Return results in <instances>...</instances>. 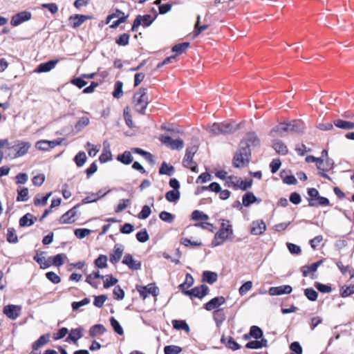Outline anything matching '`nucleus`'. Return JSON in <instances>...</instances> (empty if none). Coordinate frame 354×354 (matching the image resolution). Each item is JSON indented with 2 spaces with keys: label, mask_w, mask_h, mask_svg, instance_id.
Segmentation results:
<instances>
[{
  "label": "nucleus",
  "mask_w": 354,
  "mask_h": 354,
  "mask_svg": "<svg viewBox=\"0 0 354 354\" xmlns=\"http://www.w3.org/2000/svg\"><path fill=\"white\" fill-rule=\"evenodd\" d=\"M58 63V59L50 60L48 62L40 64L35 71L37 73H46L54 68Z\"/></svg>",
  "instance_id": "20"
},
{
  "label": "nucleus",
  "mask_w": 354,
  "mask_h": 354,
  "mask_svg": "<svg viewBox=\"0 0 354 354\" xmlns=\"http://www.w3.org/2000/svg\"><path fill=\"white\" fill-rule=\"evenodd\" d=\"M137 290L143 299L150 296L155 297V283H150L145 286H138Z\"/></svg>",
  "instance_id": "17"
},
{
  "label": "nucleus",
  "mask_w": 354,
  "mask_h": 354,
  "mask_svg": "<svg viewBox=\"0 0 354 354\" xmlns=\"http://www.w3.org/2000/svg\"><path fill=\"white\" fill-rule=\"evenodd\" d=\"M239 129L238 125H233L229 122H221V134H230Z\"/></svg>",
  "instance_id": "28"
},
{
  "label": "nucleus",
  "mask_w": 354,
  "mask_h": 354,
  "mask_svg": "<svg viewBox=\"0 0 354 354\" xmlns=\"http://www.w3.org/2000/svg\"><path fill=\"white\" fill-rule=\"evenodd\" d=\"M158 140L161 144L171 150H181L184 147V142L180 138L173 139L171 137L166 135H160Z\"/></svg>",
  "instance_id": "6"
},
{
  "label": "nucleus",
  "mask_w": 354,
  "mask_h": 354,
  "mask_svg": "<svg viewBox=\"0 0 354 354\" xmlns=\"http://www.w3.org/2000/svg\"><path fill=\"white\" fill-rule=\"evenodd\" d=\"M106 331V329L102 324H95L89 329V335L94 337L104 333Z\"/></svg>",
  "instance_id": "31"
},
{
  "label": "nucleus",
  "mask_w": 354,
  "mask_h": 354,
  "mask_svg": "<svg viewBox=\"0 0 354 354\" xmlns=\"http://www.w3.org/2000/svg\"><path fill=\"white\" fill-rule=\"evenodd\" d=\"M21 311V307L20 306L12 304L6 306L3 308L4 314L12 320H15L19 317Z\"/></svg>",
  "instance_id": "14"
},
{
  "label": "nucleus",
  "mask_w": 354,
  "mask_h": 354,
  "mask_svg": "<svg viewBox=\"0 0 354 354\" xmlns=\"http://www.w3.org/2000/svg\"><path fill=\"white\" fill-rule=\"evenodd\" d=\"M218 275L216 272L211 271H204L203 273V280L209 284L214 283L216 281Z\"/></svg>",
  "instance_id": "39"
},
{
  "label": "nucleus",
  "mask_w": 354,
  "mask_h": 354,
  "mask_svg": "<svg viewBox=\"0 0 354 354\" xmlns=\"http://www.w3.org/2000/svg\"><path fill=\"white\" fill-rule=\"evenodd\" d=\"M197 151V148L195 146L188 147L186 149L185 157L183 160V164L184 167L190 169L194 172H197V165L193 160V157Z\"/></svg>",
  "instance_id": "8"
},
{
  "label": "nucleus",
  "mask_w": 354,
  "mask_h": 354,
  "mask_svg": "<svg viewBox=\"0 0 354 354\" xmlns=\"http://www.w3.org/2000/svg\"><path fill=\"white\" fill-rule=\"evenodd\" d=\"M250 333L252 337L256 339L263 338V331L259 327L257 326H252L250 327Z\"/></svg>",
  "instance_id": "46"
},
{
  "label": "nucleus",
  "mask_w": 354,
  "mask_h": 354,
  "mask_svg": "<svg viewBox=\"0 0 354 354\" xmlns=\"http://www.w3.org/2000/svg\"><path fill=\"white\" fill-rule=\"evenodd\" d=\"M65 254H58L52 258V263L57 267H60L64 263V258H66Z\"/></svg>",
  "instance_id": "56"
},
{
  "label": "nucleus",
  "mask_w": 354,
  "mask_h": 354,
  "mask_svg": "<svg viewBox=\"0 0 354 354\" xmlns=\"http://www.w3.org/2000/svg\"><path fill=\"white\" fill-rule=\"evenodd\" d=\"M166 199L169 202H176L180 198L179 190H170L165 194Z\"/></svg>",
  "instance_id": "43"
},
{
  "label": "nucleus",
  "mask_w": 354,
  "mask_h": 354,
  "mask_svg": "<svg viewBox=\"0 0 354 354\" xmlns=\"http://www.w3.org/2000/svg\"><path fill=\"white\" fill-rule=\"evenodd\" d=\"M106 262V256L101 254L95 259V264L99 268H104L107 266Z\"/></svg>",
  "instance_id": "58"
},
{
  "label": "nucleus",
  "mask_w": 354,
  "mask_h": 354,
  "mask_svg": "<svg viewBox=\"0 0 354 354\" xmlns=\"http://www.w3.org/2000/svg\"><path fill=\"white\" fill-rule=\"evenodd\" d=\"M106 142L104 143V147L102 153L100 155L99 160L101 162H106L111 160V152L109 149V145H108L107 148L105 147Z\"/></svg>",
  "instance_id": "41"
},
{
  "label": "nucleus",
  "mask_w": 354,
  "mask_h": 354,
  "mask_svg": "<svg viewBox=\"0 0 354 354\" xmlns=\"http://www.w3.org/2000/svg\"><path fill=\"white\" fill-rule=\"evenodd\" d=\"M110 323L114 331L118 335H123L124 330L120 323L113 317H111Z\"/></svg>",
  "instance_id": "49"
},
{
  "label": "nucleus",
  "mask_w": 354,
  "mask_h": 354,
  "mask_svg": "<svg viewBox=\"0 0 354 354\" xmlns=\"http://www.w3.org/2000/svg\"><path fill=\"white\" fill-rule=\"evenodd\" d=\"M123 246L116 244L114 246L113 253L110 255V261L113 264L117 263L121 259L123 253Z\"/></svg>",
  "instance_id": "21"
},
{
  "label": "nucleus",
  "mask_w": 354,
  "mask_h": 354,
  "mask_svg": "<svg viewBox=\"0 0 354 354\" xmlns=\"http://www.w3.org/2000/svg\"><path fill=\"white\" fill-rule=\"evenodd\" d=\"M213 317L217 325L223 322L225 319V313L223 308H218L213 313Z\"/></svg>",
  "instance_id": "40"
},
{
  "label": "nucleus",
  "mask_w": 354,
  "mask_h": 354,
  "mask_svg": "<svg viewBox=\"0 0 354 354\" xmlns=\"http://www.w3.org/2000/svg\"><path fill=\"white\" fill-rule=\"evenodd\" d=\"M106 194V192L102 193V192L100 190L97 193L95 194L93 193L91 195L86 196L82 201V204H86L90 203H93L103 197Z\"/></svg>",
  "instance_id": "30"
},
{
  "label": "nucleus",
  "mask_w": 354,
  "mask_h": 354,
  "mask_svg": "<svg viewBox=\"0 0 354 354\" xmlns=\"http://www.w3.org/2000/svg\"><path fill=\"white\" fill-rule=\"evenodd\" d=\"M192 218L194 221H207L209 219V216L203 212L194 210L192 213Z\"/></svg>",
  "instance_id": "47"
},
{
  "label": "nucleus",
  "mask_w": 354,
  "mask_h": 354,
  "mask_svg": "<svg viewBox=\"0 0 354 354\" xmlns=\"http://www.w3.org/2000/svg\"><path fill=\"white\" fill-rule=\"evenodd\" d=\"M292 288L289 285H283L277 287H271L268 290V293L272 296L281 295L283 294H290Z\"/></svg>",
  "instance_id": "19"
},
{
  "label": "nucleus",
  "mask_w": 354,
  "mask_h": 354,
  "mask_svg": "<svg viewBox=\"0 0 354 354\" xmlns=\"http://www.w3.org/2000/svg\"><path fill=\"white\" fill-rule=\"evenodd\" d=\"M208 287L206 285H201L200 286L195 287L190 290L183 291V293L190 297V298L198 297L203 298L205 297L208 292Z\"/></svg>",
  "instance_id": "11"
},
{
  "label": "nucleus",
  "mask_w": 354,
  "mask_h": 354,
  "mask_svg": "<svg viewBox=\"0 0 354 354\" xmlns=\"http://www.w3.org/2000/svg\"><path fill=\"white\" fill-rule=\"evenodd\" d=\"M80 205H77L64 214L59 218V223L62 224H71L75 222L77 215V208Z\"/></svg>",
  "instance_id": "15"
},
{
  "label": "nucleus",
  "mask_w": 354,
  "mask_h": 354,
  "mask_svg": "<svg viewBox=\"0 0 354 354\" xmlns=\"http://www.w3.org/2000/svg\"><path fill=\"white\" fill-rule=\"evenodd\" d=\"M323 261L320 260L315 263H312L308 266H304L301 268L302 274L304 277L308 276L310 273H313L317 271L318 267L322 264Z\"/></svg>",
  "instance_id": "25"
},
{
  "label": "nucleus",
  "mask_w": 354,
  "mask_h": 354,
  "mask_svg": "<svg viewBox=\"0 0 354 354\" xmlns=\"http://www.w3.org/2000/svg\"><path fill=\"white\" fill-rule=\"evenodd\" d=\"M172 326L176 330H183L187 333H189L190 331L189 326L185 320H173Z\"/></svg>",
  "instance_id": "33"
},
{
  "label": "nucleus",
  "mask_w": 354,
  "mask_h": 354,
  "mask_svg": "<svg viewBox=\"0 0 354 354\" xmlns=\"http://www.w3.org/2000/svg\"><path fill=\"white\" fill-rule=\"evenodd\" d=\"M151 213V209L149 205H144L141 212L138 214V218L140 219L147 218Z\"/></svg>",
  "instance_id": "60"
},
{
  "label": "nucleus",
  "mask_w": 354,
  "mask_h": 354,
  "mask_svg": "<svg viewBox=\"0 0 354 354\" xmlns=\"http://www.w3.org/2000/svg\"><path fill=\"white\" fill-rule=\"evenodd\" d=\"M123 83L120 81H117L114 85V91L113 92V96L115 98L119 99L123 94L122 91Z\"/></svg>",
  "instance_id": "44"
},
{
  "label": "nucleus",
  "mask_w": 354,
  "mask_h": 354,
  "mask_svg": "<svg viewBox=\"0 0 354 354\" xmlns=\"http://www.w3.org/2000/svg\"><path fill=\"white\" fill-rule=\"evenodd\" d=\"M174 171H175L174 167L172 165H169L165 162H162V164L161 165V166L159 169L160 174H162V175L165 174V175H167L169 176H172L174 174Z\"/></svg>",
  "instance_id": "34"
},
{
  "label": "nucleus",
  "mask_w": 354,
  "mask_h": 354,
  "mask_svg": "<svg viewBox=\"0 0 354 354\" xmlns=\"http://www.w3.org/2000/svg\"><path fill=\"white\" fill-rule=\"evenodd\" d=\"M32 17V14L29 11H22L12 17L10 24L12 26H18L24 22L29 21Z\"/></svg>",
  "instance_id": "10"
},
{
  "label": "nucleus",
  "mask_w": 354,
  "mask_h": 354,
  "mask_svg": "<svg viewBox=\"0 0 354 354\" xmlns=\"http://www.w3.org/2000/svg\"><path fill=\"white\" fill-rule=\"evenodd\" d=\"M305 296L312 301H315L317 299L318 294L317 292L313 288H306L304 290Z\"/></svg>",
  "instance_id": "57"
},
{
  "label": "nucleus",
  "mask_w": 354,
  "mask_h": 354,
  "mask_svg": "<svg viewBox=\"0 0 354 354\" xmlns=\"http://www.w3.org/2000/svg\"><path fill=\"white\" fill-rule=\"evenodd\" d=\"M268 346V340L265 338H261V340H253L248 342L245 347L250 349H258L263 347Z\"/></svg>",
  "instance_id": "22"
},
{
  "label": "nucleus",
  "mask_w": 354,
  "mask_h": 354,
  "mask_svg": "<svg viewBox=\"0 0 354 354\" xmlns=\"http://www.w3.org/2000/svg\"><path fill=\"white\" fill-rule=\"evenodd\" d=\"M50 339V335L48 334H45L41 335L36 342H35L32 344V350H37L41 346L46 344Z\"/></svg>",
  "instance_id": "37"
},
{
  "label": "nucleus",
  "mask_w": 354,
  "mask_h": 354,
  "mask_svg": "<svg viewBox=\"0 0 354 354\" xmlns=\"http://www.w3.org/2000/svg\"><path fill=\"white\" fill-rule=\"evenodd\" d=\"M304 124L300 120H292L290 122H281L270 131V136H283L286 133H299L304 131Z\"/></svg>",
  "instance_id": "3"
},
{
  "label": "nucleus",
  "mask_w": 354,
  "mask_h": 354,
  "mask_svg": "<svg viewBox=\"0 0 354 354\" xmlns=\"http://www.w3.org/2000/svg\"><path fill=\"white\" fill-rule=\"evenodd\" d=\"M52 193H48L46 196H43L42 198H40L39 195L36 196L34 199V204L36 206L39 205H46L49 197L51 196Z\"/></svg>",
  "instance_id": "54"
},
{
  "label": "nucleus",
  "mask_w": 354,
  "mask_h": 354,
  "mask_svg": "<svg viewBox=\"0 0 354 354\" xmlns=\"http://www.w3.org/2000/svg\"><path fill=\"white\" fill-rule=\"evenodd\" d=\"M266 230V225L263 220L253 221L250 225V232L252 235H261Z\"/></svg>",
  "instance_id": "13"
},
{
  "label": "nucleus",
  "mask_w": 354,
  "mask_h": 354,
  "mask_svg": "<svg viewBox=\"0 0 354 354\" xmlns=\"http://www.w3.org/2000/svg\"><path fill=\"white\" fill-rule=\"evenodd\" d=\"M117 160L124 165H129L133 162V158L131 151H125L117 156Z\"/></svg>",
  "instance_id": "29"
},
{
  "label": "nucleus",
  "mask_w": 354,
  "mask_h": 354,
  "mask_svg": "<svg viewBox=\"0 0 354 354\" xmlns=\"http://www.w3.org/2000/svg\"><path fill=\"white\" fill-rule=\"evenodd\" d=\"M333 124L339 129L344 130L354 129V122H353L337 119L334 120Z\"/></svg>",
  "instance_id": "26"
},
{
  "label": "nucleus",
  "mask_w": 354,
  "mask_h": 354,
  "mask_svg": "<svg viewBox=\"0 0 354 354\" xmlns=\"http://www.w3.org/2000/svg\"><path fill=\"white\" fill-rule=\"evenodd\" d=\"M7 241L10 243H16L18 242V237L16 234L15 230L12 227L8 229Z\"/></svg>",
  "instance_id": "48"
},
{
  "label": "nucleus",
  "mask_w": 354,
  "mask_h": 354,
  "mask_svg": "<svg viewBox=\"0 0 354 354\" xmlns=\"http://www.w3.org/2000/svg\"><path fill=\"white\" fill-rule=\"evenodd\" d=\"M225 299L224 297H216L205 304V308L208 311H211L212 310H215L218 309L221 305L225 304Z\"/></svg>",
  "instance_id": "18"
},
{
  "label": "nucleus",
  "mask_w": 354,
  "mask_h": 354,
  "mask_svg": "<svg viewBox=\"0 0 354 354\" xmlns=\"http://www.w3.org/2000/svg\"><path fill=\"white\" fill-rule=\"evenodd\" d=\"M189 45L188 42L176 44L172 48V51L176 53V55H180L186 50Z\"/></svg>",
  "instance_id": "45"
},
{
  "label": "nucleus",
  "mask_w": 354,
  "mask_h": 354,
  "mask_svg": "<svg viewBox=\"0 0 354 354\" xmlns=\"http://www.w3.org/2000/svg\"><path fill=\"white\" fill-rule=\"evenodd\" d=\"M273 148L281 155H286L288 153L286 145L281 140H276L273 142Z\"/></svg>",
  "instance_id": "38"
},
{
  "label": "nucleus",
  "mask_w": 354,
  "mask_h": 354,
  "mask_svg": "<svg viewBox=\"0 0 354 354\" xmlns=\"http://www.w3.org/2000/svg\"><path fill=\"white\" fill-rule=\"evenodd\" d=\"M43 252H41L40 254L37 253L33 259L39 264L41 269H46L50 266V263L46 259L45 257L43 256Z\"/></svg>",
  "instance_id": "32"
},
{
  "label": "nucleus",
  "mask_w": 354,
  "mask_h": 354,
  "mask_svg": "<svg viewBox=\"0 0 354 354\" xmlns=\"http://www.w3.org/2000/svg\"><path fill=\"white\" fill-rule=\"evenodd\" d=\"M242 201H243V205L245 207H248L251 204H252L255 202L259 203L261 201L260 199H257V198L254 195V194L252 192H246L243 196Z\"/></svg>",
  "instance_id": "27"
},
{
  "label": "nucleus",
  "mask_w": 354,
  "mask_h": 354,
  "mask_svg": "<svg viewBox=\"0 0 354 354\" xmlns=\"http://www.w3.org/2000/svg\"><path fill=\"white\" fill-rule=\"evenodd\" d=\"M129 34L123 33L116 39L115 43L119 46H125L129 44Z\"/></svg>",
  "instance_id": "51"
},
{
  "label": "nucleus",
  "mask_w": 354,
  "mask_h": 354,
  "mask_svg": "<svg viewBox=\"0 0 354 354\" xmlns=\"http://www.w3.org/2000/svg\"><path fill=\"white\" fill-rule=\"evenodd\" d=\"M159 217L162 221L168 223H172L174 219V216L172 214L165 211L160 212Z\"/></svg>",
  "instance_id": "63"
},
{
  "label": "nucleus",
  "mask_w": 354,
  "mask_h": 354,
  "mask_svg": "<svg viewBox=\"0 0 354 354\" xmlns=\"http://www.w3.org/2000/svg\"><path fill=\"white\" fill-rule=\"evenodd\" d=\"M193 283H194V279H193L192 276L190 274L187 273L185 276V282L181 283L179 286V288L183 292V291H185L186 289L191 287L193 285Z\"/></svg>",
  "instance_id": "42"
},
{
  "label": "nucleus",
  "mask_w": 354,
  "mask_h": 354,
  "mask_svg": "<svg viewBox=\"0 0 354 354\" xmlns=\"http://www.w3.org/2000/svg\"><path fill=\"white\" fill-rule=\"evenodd\" d=\"M225 186L233 187L235 189L246 190L252 186V180L243 181L238 176H229L225 182Z\"/></svg>",
  "instance_id": "7"
},
{
  "label": "nucleus",
  "mask_w": 354,
  "mask_h": 354,
  "mask_svg": "<svg viewBox=\"0 0 354 354\" xmlns=\"http://www.w3.org/2000/svg\"><path fill=\"white\" fill-rule=\"evenodd\" d=\"M221 343L225 344L228 348L232 351H236L241 348L240 345L230 336L225 337L224 335H223L221 337Z\"/></svg>",
  "instance_id": "23"
},
{
  "label": "nucleus",
  "mask_w": 354,
  "mask_h": 354,
  "mask_svg": "<svg viewBox=\"0 0 354 354\" xmlns=\"http://www.w3.org/2000/svg\"><path fill=\"white\" fill-rule=\"evenodd\" d=\"M91 231L86 228L76 229L74 232L75 236L78 239H83L91 234Z\"/></svg>",
  "instance_id": "59"
},
{
  "label": "nucleus",
  "mask_w": 354,
  "mask_h": 354,
  "mask_svg": "<svg viewBox=\"0 0 354 354\" xmlns=\"http://www.w3.org/2000/svg\"><path fill=\"white\" fill-rule=\"evenodd\" d=\"M221 123H214L211 125H209L206 127V130L215 136L221 134Z\"/></svg>",
  "instance_id": "53"
},
{
  "label": "nucleus",
  "mask_w": 354,
  "mask_h": 354,
  "mask_svg": "<svg viewBox=\"0 0 354 354\" xmlns=\"http://www.w3.org/2000/svg\"><path fill=\"white\" fill-rule=\"evenodd\" d=\"M74 160L77 167L83 166L86 160V153L83 151L79 152L75 156Z\"/></svg>",
  "instance_id": "52"
},
{
  "label": "nucleus",
  "mask_w": 354,
  "mask_h": 354,
  "mask_svg": "<svg viewBox=\"0 0 354 354\" xmlns=\"http://www.w3.org/2000/svg\"><path fill=\"white\" fill-rule=\"evenodd\" d=\"M37 218L30 213H27L19 219V225L21 227L31 226L34 224Z\"/></svg>",
  "instance_id": "24"
},
{
  "label": "nucleus",
  "mask_w": 354,
  "mask_h": 354,
  "mask_svg": "<svg viewBox=\"0 0 354 354\" xmlns=\"http://www.w3.org/2000/svg\"><path fill=\"white\" fill-rule=\"evenodd\" d=\"M87 18L88 17L86 16L80 15H76L73 17H71V19H73V26H80L82 23H84L87 19Z\"/></svg>",
  "instance_id": "62"
},
{
  "label": "nucleus",
  "mask_w": 354,
  "mask_h": 354,
  "mask_svg": "<svg viewBox=\"0 0 354 354\" xmlns=\"http://www.w3.org/2000/svg\"><path fill=\"white\" fill-rule=\"evenodd\" d=\"M90 122L88 117H82L75 124V127L77 131L82 130L86 127Z\"/></svg>",
  "instance_id": "55"
},
{
  "label": "nucleus",
  "mask_w": 354,
  "mask_h": 354,
  "mask_svg": "<svg viewBox=\"0 0 354 354\" xmlns=\"http://www.w3.org/2000/svg\"><path fill=\"white\" fill-rule=\"evenodd\" d=\"M307 162H316L317 168L319 171H328L333 168L334 162L331 158H327L326 160V167H322L324 160L322 158H316L313 156H308L306 158Z\"/></svg>",
  "instance_id": "9"
},
{
  "label": "nucleus",
  "mask_w": 354,
  "mask_h": 354,
  "mask_svg": "<svg viewBox=\"0 0 354 354\" xmlns=\"http://www.w3.org/2000/svg\"><path fill=\"white\" fill-rule=\"evenodd\" d=\"M135 110L140 113H144L148 104V96L145 89H140L135 93L133 97Z\"/></svg>",
  "instance_id": "5"
},
{
  "label": "nucleus",
  "mask_w": 354,
  "mask_h": 354,
  "mask_svg": "<svg viewBox=\"0 0 354 354\" xmlns=\"http://www.w3.org/2000/svg\"><path fill=\"white\" fill-rule=\"evenodd\" d=\"M31 144L29 142L17 141L11 147H8L6 156L10 159L24 156L28 153Z\"/></svg>",
  "instance_id": "4"
},
{
  "label": "nucleus",
  "mask_w": 354,
  "mask_h": 354,
  "mask_svg": "<svg viewBox=\"0 0 354 354\" xmlns=\"http://www.w3.org/2000/svg\"><path fill=\"white\" fill-rule=\"evenodd\" d=\"M354 294V283L350 284L346 287H342V291L341 296L342 297H346Z\"/></svg>",
  "instance_id": "64"
},
{
  "label": "nucleus",
  "mask_w": 354,
  "mask_h": 354,
  "mask_svg": "<svg viewBox=\"0 0 354 354\" xmlns=\"http://www.w3.org/2000/svg\"><path fill=\"white\" fill-rule=\"evenodd\" d=\"M122 263L133 270H138L141 269V262L135 259L130 254H125L122 260Z\"/></svg>",
  "instance_id": "16"
},
{
  "label": "nucleus",
  "mask_w": 354,
  "mask_h": 354,
  "mask_svg": "<svg viewBox=\"0 0 354 354\" xmlns=\"http://www.w3.org/2000/svg\"><path fill=\"white\" fill-rule=\"evenodd\" d=\"M259 144V140L254 133H249L240 142V148L234 156L233 165L236 168L244 167L250 162L251 147Z\"/></svg>",
  "instance_id": "1"
},
{
  "label": "nucleus",
  "mask_w": 354,
  "mask_h": 354,
  "mask_svg": "<svg viewBox=\"0 0 354 354\" xmlns=\"http://www.w3.org/2000/svg\"><path fill=\"white\" fill-rule=\"evenodd\" d=\"M153 21V17L149 15H145L144 16L138 15L136 17L133 21L131 30L136 31L138 27L142 25L144 27L149 26Z\"/></svg>",
  "instance_id": "12"
},
{
  "label": "nucleus",
  "mask_w": 354,
  "mask_h": 354,
  "mask_svg": "<svg viewBox=\"0 0 354 354\" xmlns=\"http://www.w3.org/2000/svg\"><path fill=\"white\" fill-rule=\"evenodd\" d=\"M118 280L113 277L112 275H106L104 281V288H108L111 286L115 285Z\"/></svg>",
  "instance_id": "61"
},
{
  "label": "nucleus",
  "mask_w": 354,
  "mask_h": 354,
  "mask_svg": "<svg viewBox=\"0 0 354 354\" xmlns=\"http://www.w3.org/2000/svg\"><path fill=\"white\" fill-rule=\"evenodd\" d=\"M98 278L104 279V276L100 275L98 270L93 271L86 277V281L93 287L97 288V283L95 281V279Z\"/></svg>",
  "instance_id": "35"
},
{
  "label": "nucleus",
  "mask_w": 354,
  "mask_h": 354,
  "mask_svg": "<svg viewBox=\"0 0 354 354\" xmlns=\"http://www.w3.org/2000/svg\"><path fill=\"white\" fill-rule=\"evenodd\" d=\"M234 236V231L231 222L227 219H222L221 228L215 234L211 245L212 247L221 245L227 241H232Z\"/></svg>",
  "instance_id": "2"
},
{
  "label": "nucleus",
  "mask_w": 354,
  "mask_h": 354,
  "mask_svg": "<svg viewBox=\"0 0 354 354\" xmlns=\"http://www.w3.org/2000/svg\"><path fill=\"white\" fill-rule=\"evenodd\" d=\"M82 333L81 328L72 329L66 338V342L72 341L75 343L78 339L82 338Z\"/></svg>",
  "instance_id": "36"
},
{
  "label": "nucleus",
  "mask_w": 354,
  "mask_h": 354,
  "mask_svg": "<svg viewBox=\"0 0 354 354\" xmlns=\"http://www.w3.org/2000/svg\"><path fill=\"white\" fill-rule=\"evenodd\" d=\"M181 351V347L176 345L166 346L164 348L165 354H179Z\"/></svg>",
  "instance_id": "50"
}]
</instances>
